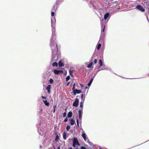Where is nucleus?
I'll return each instance as SVG.
<instances>
[{"mask_svg": "<svg viewBox=\"0 0 149 149\" xmlns=\"http://www.w3.org/2000/svg\"><path fill=\"white\" fill-rule=\"evenodd\" d=\"M73 92L74 95H75L76 94H79L81 93L82 91L80 90L75 89L73 91Z\"/></svg>", "mask_w": 149, "mask_h": 149, "instance_id": "nucleus-8", "label": "nucleus"}, {"mask_svg": "<svg viewBox=\"0 0 149 149\" xmlns=\"http://www.w3.org/2000/svg\"><path fill=\"white\" fill-rule=\"evenodd\" d=\"M82 116H79V118L80 120L81 119Z\"/></svg>", "mask_w": 149, "mask_h": 149, "instance_id": "nucleus-36", "label": "nucleus"}, {"mask_svg": "<svg viewBox=\"0 0 149 149\" xmlns=\"http://www.w3.org/2000/svg\"><path fill=\"white\" fill-rule=\"evenodd\" d=\"M105 26L104 24H102V29L101 31V35H103L104 34V31L105 28Z\"/></svg>", "mask_w": 149, "mask_h": 149, "instance_id": "nucleus-7", "label": "nucleus"}, {"mask_svg": "<svg viewBox=\"0 0 149 149\" xmlns=\"http://www.w3.org/2000/svg\"><path fill=\"white\" fill-rule=\"evenodd\" d=\"M58 139H59L58 136V135H57L56 136V138L55 139V141H58Z\"/></svg>", "mask_w": 149, "mask_h": 149, "instance_id": "nucleus-29", "label": "nucleus"}, {"mask_svg": "<svg viewBox=\"0 0 149 149\" xmlns=\"http://www.w3.org/2000/svg\"><path fill=\"white\" fill-rule=\"evenodd\" d=\"M93 64V63L91 62V63H90L89 64L87 65V67L88 68H91L92 67Z\"/></svg>", "mask_w": 149, "mask_h": 149, "instance_id": "nucleus-22", "label": "nucleus"}, {"mask_svg": "<svg viewBox=\"0 0 149 149\" xmlns=\"http://www.w3.org/2000/svg\"><path fill=\"white\" fill-rule=\"evenodd\" d=\"M82 109H83L82 108L81 110H79V111L78 113L79 114V116H82Z\"/></svg>", "mask_w": 149, "mask_h": 149, "instance_id": "nucleus-18", "label": "nucleus"}, {"mask_svg": "<svg viewBox=\"0 0 149 149\" xmlns=\"http://www.w3.org/2000/svg\"><path fill=\"white\" fill-rule=\"evenodd\" d=\"M54 149H55V148H54Z\"/></svg>", "mask_w": 149, "mask_h": 149, "instance_id": "nucleus-46", "label": "nucleus"}, {"mask_svg": "<svg viewBox=\"0 0 149 149\" xmlns=\"http://www.w3.org/2000/svg\"><path fill=\"white\" fill-rule=\"evenodd\" d=\"M52 65L53 66H56L57 67L58 65V63L56 62H54L52 64Z\"/></svg>", "mask_w": 149, "mask_h": 149, "instance_id": "nucleus-23", "label": "nucleus"}, {"mask_svg": "<svg viewBox=\"0 0 149 149\" xmlns=\"http://www.w3.org/2000/svg\"><path fill=\"white\" fill-rule=\"evenodd\" d=\"M70 82H68L67 83V86H68L69 85V84H70Z\"/></svg>", "mask_w": 149, "mask_h": 149, "instance_id": "nucleus-38", "label": "nucleus"}, {"mask_svg": "<svg viewBox=\"0 0 149 149\" xmlns=\"http://www.w3.org/2000/svg\"><path fill=\"white\" fill-rule=\"evenodd\" d=\"M55 112V109H54V110L53 111V113H54Z\"/></svg>", "mask_w": 149, "mask_h": 149, "instance_id": "nucleus-41", "label": "nucleus"}, {"mask_svg": "<svg viewBox=\"0 0 149 149\" xmlns=\"http://www.w3.org/2000/svg\"><path fill=\"white\" fill-rule=\"evenodd\" d=\"M59 67H62L64 66V64L61 61H60L58 62Z\"/></svg>", "mask_w": 149, "mask_h": 149, "instance_id": "nucleus-10", "label": "nucleus"}, {"mask_svg": "<svg viewBox=\"0 0 149 149\" xmlns=\"http://www.w3.org/2000/svg\"><path fill=\"white\" fill-rule=\"evenodd\" d=\"M54 81L52 79H50L49 80V82L50 84H52L53 83Z\"/></svg>", "mask_w": 149, "mask_h": 149, "instance_id": "nucleus-24", "label": "nucleus"}, {"mask_svg": "<svg viewBox=\"0 0 149 149\" xmlns=\"http://www.w3.org/2000/svg\"><path fill=\"white\" fill-rule=\"evenodd\" d=\"M53 107L54 108V109H55L56 108V105H54L53 106Z\"/></svg>", "mask_w": 149, "mask_h": 149, "instance_id": "nucleus-40", "label": "nucleus"}, {"mask_svg": "<svg viewBox=\"0 0 149 149\" xmlns=\"http://www.w3.org/2000/svg\"><path fill=\"white\" fill-rule=\"evenodd\" d=\"M69 149H72V148H70Z\"/></svg>", "mask_w": 149, "mask_h": 149, "instance_id": "nucleus-45", "label": "nucleus"}, {"mask_svg": "<svg viewBox=\"0 0 149 149\" xmlns=\"http://www.w3.org/2000/svg\"><path fill=\"white\" fill-rule=\"evenodd\" d=\"M58 6V2H56L54 5L53 8L52 9V10L54 11H55L57 9Z\"/></svg>", "mask_w": 149, "mask_h": 149, "instance_id": "nucleus-5", "label": "nucleus"}, {"mask_svg": "<svg viewBox=\"0 0 149 149\" xmlns=\"http://www.w3.org/2000/svg\"><path fill=\"white\" fill-rule=\"evenodd\" d=\"M81 136H82V137L84 139V140L85 141H86V134L84 133H83L81 135Z\"/></svg>", "mask_w": 149, "mask_h": 149, "instance_id": "nucleus-11", "label": "nucleus"}, {"mask_svg": "<svg viewBox=\"0 0 149 149\" xmlns=\"http://www.w3.org/2000/svg\"><path fill=\"white\" fill-rule=\"evenodd\" d=\"M75 122V121L73 119H71L70 120V124L72 125H74Z\"/></svg>", "mask_w": 149, "mask_h": 149, "instance_id": "nucleus-12", "label": "nucleus"}, {"mask_svg": "<svg viewBox=\"0 0 149 149\" xmlns=\"http://www.w3.org/2000/svg\"><path fill=\"white\" fill-rule=\"evenodd\" d=\"M75 84L74 83L73 84V87L72 88L73 91H74V90H75Z\"/></svg>", "mask_w": 149, "mask_h": 149, "instance_id": "nucleus-28", "label": "nucleus"}, {"mask_svg": "<svg viewBox=\"0 0 149 149\" xmlns=\"http://www.w3.org/2000/svg\"><path fill=\"white\" fill-rule=\"evenodd\" d=\"M52 39L51 41V48L53 52H57L58 51V45L55 42V39L54 40L53 39V36H52Z\"/></svg>", "mask_w": 149, "mask_h": 149, "instance_id": "nucleus-1", "label": "nucleus"}, {"mask_svg": "<svg viewBox=\"0 0 149 149\" xmlns=\"http://www.w3.org/2000/svg\"><path fill=\"white\" fill-rule=\"evenodd\" d=\"M77 126L78 127L79 126V120L78 119H77Z\"/></svg>", "mask_w": 149, "mask_h": 149, "instance_id": "nucleus-34", "label": "nucleus"}, {"mask_svg": "<svg viewBox=\"0 0 149 149\" xmlns=\"http://www.w3.org/2000/svg\"><path fill=\"white\" fill-rule=\"evenodd\" d=\"M80 85L81 87H82L83 86V85L82 84H81Z\"/></svg>", "mask_w": 149, "mask_h": 149, "instance_id": "nucleus-42", "label": "nucleus"}, {"mask_svg": "<svg viewBox=\"0 0 149 149\" xmlns=\"http://www.w3.org/2000/svg\"><path fill=\"white\" fill-rule=\"evenodd\" d=\"M81 149H86V148L82 146L80 147Z\"/></svg>", "mask_w": 149, "mask_h": 149, "instance_id": "nucleus-33", "label": "nucleus"}, {"mask_svg": "<svg viewBox=\"0 0 149 149\" xmlns=\"http://www.w3.org/2000/svg\"><path fill=\"white\" fill-rule=\"evenodd\" d=\"M109 16V13H106L104 15V18L105 19H106Z\"/></svg>", "mask_w": 149, "mask_h": 149, "instance_id": "nucleus-13", "label": "nucleus"}, {"mask_svg": "<svg viewBox=\"0 0 149 149\" xmlns=\"http://www.w3.org/2000/svg\"><path fill=\"white\" fill-rule=\"evenodd\" d=\"M42 98L43 99H46V97H44V96H42Z\"/></svg>", "mask_w": 149, "mask_h": 149, "instance_id": "nucleus-37", "label": "nucleus"}, {"mask_svg": "<svg viewBox=\"0 0 149 149\" xmlns=\"http://www.w3.org/2000/svg\"><path fill=\"white\" fill-rule=\"evenodd\" d=\"M43 101L46 106H49V103L46 100H43Z\"/></svg>", "mask_w": 149, "mask_h": 149, "instance_id": "nucleus-14", "label": "nucleus"}, {"mask_svg": "<svg viewBox=\"0 0 149 149\" xmlns=\"http://www.w3.org/2000/svg\"><path fill=\"white\" fill-rule=\"evenodd\" d=\"M57 149H60V148L59 147H58L57 148Z\"/></svg>", "mask_w": 149, "mask_h": 149, "instance_id": "nucleus-44", "label": "nucleus"}, {"mask_svg": "<svg viewBox=\"0 0 149 149\" xmlns=\"http://www.w3.org/2000/svg\"><path fill=\"white\" fill-rule=\"evenodd\" d=\"M97 63V59H95L94 61V63L95 64H96Z\"/></svg>", "mask_w": 149, "mask_h": 149, "instance_id": "nucleus-35", "label": "nucleus"}, {"mask_svg": "<svg viewBox=\"0 0 149 149\" xmlns=\"http://www.w3.org/2000/svg\"><path fill=\"white\" fill-rule=\"evenodd\" d=\"M53 72L56 74H62L63 73V72L61 70H54Z\"/></svg>", "mask_w": 149, "mask_h": 149, "instance_id": "nucleus-4", "label": "nucleus"}, {"mask_svg": "<svg viewBox=\"0 0 149 149\" xmlns=\"http://www.w3.org/2000/svg\"><path fill=\"white\" fill-rule=\"evenodd\" d=\"M74 71L73 70H69V73L70 75L72 77H73V73Z\"/></svg>", "mask_w": 149, "mask_h": 149, "instance_id": "nucleus-20", "label": "nucleus"}, {"mask_svg": "<svg viewBox=\"0 0 149 149\" xmlns=\"http://www.w3.org/2000/svg\"><path fill=\"white\" fill-rule=\"evenodd\" d=\"M87 142H89H89H90V141H89V140H88V141H87Z\"/></svg>", "mask_w": 149, "mask_h": 149, "instance_id": "nucleus-43", "label": "nucleus"}, {"mask_svg": "<svg viewBox=\"0 0 149 149\" xmlns=\"http://www.w3.org/2000/svg\"><path fill=\"white\" fill-rule=\"evenodd\" d=\"M101 46V43H99L97 44V50H99Z\"/></svg>", "mask_w": 149, "mask_h": 149, "instance_id": "nucleus-17", "label": "nucleus"}, {"mask_svg": "<svg viewBox=\"0 0 149 149\" xmlns=\"http://www.w3.org/2000/svg\"><path fill=\"white\" fill-rule=\"evenodd\" d=\"M66 113L65 112H64L63 113V117H65L66 116Z\"/></svg>", "mask_w": 149, "mask_h": 149, "instance_id": "nucleus-32", "label": "nucleus"}, {"mask_svg": "<svg viewBox=\"0 0 149 149\" xmlns=\"http://www.w3.org/2000/svg\"><path fill=\"white\" fill-rule=\"evenodd\" d=\"M54 12L52 11L51 12V16L52 17L54 16Z\"/></svg>", "mask_w": 149, "mask_h": 149, "instance_id": "nucleus-31", "label": "nucleus"}, {"mask_svg": "<svg viewBox=\"0 0 149 149\" xmlns=\"http://www.w3.org/2000/svg\"><path fill=\"white\" fill-rule=\"evenodd\" d=\"M79 102V101L78 99L77 98L74 101L73 104V105L77 107L78 106V104Z\"/></svg>", "mask_w": 149, "mask_h": 149, "instance_id": "nucleus-6", "label": "nucleus"}, {"mask_svg": "<svg viewBox=\"0 0 149 149\" xmlns=\"http://www.w3.org/2000/svg\"><path fill=\"white\" fill-rule=\"evenodd\" d=\"M81 99H82L83 97V94H82L81 95Z\"/></svg>", "mask_w": 149, "mask_h": 149, "instance_id": "nucleus-39", "label": "nucleus"}, {"mask_svg": "<svg viewBox=\"0 0 149 149\" xmlns=\"http://www.w3.org/2000/svg\"><path fill=\"white\" fill-rule=\"evenodd\" d=\"M99 63L100 64V67H101L103 65V63L101 59H100L99 61Z\"/></svg>", "mask_w": 149, "mask_h": 149, "instance_id": "nucleus-21", "label": "nucleus"}, {"mask_svg": "<svg viewBox=\"0 0 149 149\" xmlns=\"http://www.w3.org/2000/svg\"><path fill=\"white\" fill-rule=\"evenodd\" d=\"M99 149H102L101 148H100Z\"/></svg>", "mask_w": 149, "mask_h": 149, "instance_id": "nucleus-47", "label": "nucleus"}, {"mask_svg": "<svg viewBox=\"0 0 149 149\" xmlns=\"http://www.w3.org/2000/svg\"><path fill=\"white\" fill-rule=\"evenodd\" d=\"M136 8L137 9L142 12H144L145 11V9L141 5H137L136 6Z\"/></svg>", "mask_w": 149, "mask_h": 149, "instance_id": "nucleus-3", "label": "nucleus"}, {"mask_svg": "<svg viewBox=\"0 0 149 149\" xmlns=\"http://www.w3.org/2000/svg\"><path fill=\"white\" fill-rule=\"evenodd\" d=\"M63 138L64 140H66V134L65 132H64L63 133Z\"/></svg>", "mask_w": 149, "mask_h": 149, "instance_id": "nucleus-16", "label": "nucleus"}, {"mask_svg": "<svg viewBox=\"0 0 149 149\" xmlns=\"http://www.w3.org/2000/svg\"><path fill=\"white\" fill-rule=\"evenodd\" d=\"M93 78H91V79L90 80V81L89 82L88 84V86H90L93 81Z\"/></svg>", "mask_w": 149, "mask_h": 149, "instance_id": "nucleus-19", "label": "nucleus"}, {"mask_svg": "<svg viewBox=\"0 0 149 149\" xmlns=\"http://www.w3.org/2000/svg\"><path fill=\"white\" fill-rule=\"evenodd\" d=\"M76 145H78V146L80 145V144L79 143L77 139L76 138H74L73 143V146L74 147H75Z\"/></svg>", "mask_w": 149, "mask_h": 149, "instance_id": "nucleus-2", "label": "nucleus"}, {"mask_svg": "<svg viewBox=\"0 0 149 149\" xmlns=\"http://www.w3.org/2000/svg\"><path fill=\"white\" fill-rule=\"evenodd\" d=\"M70 76H68L66 78V81H67L69 80L70 79Z\"/></svg>", "mask_w": 149, "mask_h": 149, "instance_id": "nucleus-26", "label": "nucleus"}, {"mask_svg": "<svg viewBox=\"0 0 149 149\" xmlns=\"http://www.w3.org/2000/svg\"><path fill=\"white\" fill-rule=\"evenodd\" d=\"M72 111H70L68 112V117L69 118H71L72 116Z\"/></svg>", "mask_w": 149, "mask_h": 149, "instance_id": "nucleus-15", "label": "nucleus"}, {"mask_svg": "<svg viewBox=\"0 0 149 149\" xmlns=\"http://www.w3.org/2000/svg\"><path fill=\"white\" fill-rule=\"evenodd\" d=\"M68 119L67 117H66L64 120L65 122H66L68 121Z\"/></svg>", "mask_w": 149, "mask_h": 149, "instance_id": "nucleus-30", "label": "nucleus"}, {"mask_svg": "<svg viewBox=\"0 0 149 149\" xmlns=\"http://www.w3.org/2000/svg\"><path fill=\"white\" fill-rule=\"evenodd\" d=\"M83 102L81 101L80 103V107H83Z\"/></svg>", "mask_w": 149, "mask_h": 149, "instance_id": "nucleus-25", "label": "nucleus"}, {"mask_svg": "<svg viewBox=\"0 0 149 149\" xmlns=\"http://www.w3.org/2000/svg\"><path fill=\"white\" fill-rule=\"evenodd\" d=\"M51 85H48L46 89L47 90L48 93H49L51 91Z\"/></svg>", "mask_w": 149, "mask_h": 149, "instance_id": "nucleus-9", "label": "nucleus"}, {"mask_svg": "<svg viewBox=\"0 0 149 149\" xmlns=\"http://www.w3.org/2000/svg\"><path fill=\"white\" fill-rule=\"evenodd\" d=\"M70 126L68 125H67L66 127V130H67L68 131L69 130H70Z\"/></svg>", "mask_w": 149, "mask_h": 149, "instance_id": "nucleus-27", "label": "nucleus"}]
</instances>
